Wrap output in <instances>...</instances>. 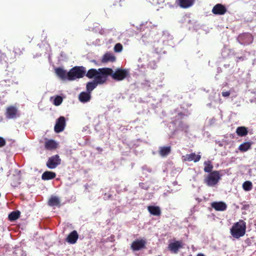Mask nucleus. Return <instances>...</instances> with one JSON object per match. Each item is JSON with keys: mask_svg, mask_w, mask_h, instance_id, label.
<instances>
[{"mask_svg": "<svg viewBox=\"0 0 256 256\" xmlns=\"http://www.w3.org/2000/svg\"><path fill=\"white\" fill-rule=\"evenodd\" d=\"M246 223L243 220H240L234 224L230 229L232 236L236 238L244 236L246 232Z\"/></svg>", "mask_w": 256, "mask_h": 256, "instance_id": "obj_1", "label": "nucleus"}, {"mask_svg": "<svg viewBox=\"0 0 256 256\" xmlns=\"http://www.w3.org/2000/svg\"><path fill=\"white\" fill-rule=\"evenodd\" d=\"M86 72V70L84 67L74 66L68 72V80H74L82 78Z\"/></svg>", "mask_w": 256, "mask_h": 256, "instance_id": "obj_2", "label": "nucleus"}, {"mask_svg": "<svg viewBox=\"0 0 256 256\" xmlns=\"http://www.w3.org/2000/svg\"><path fill=\"white\" fill-rule=\"evenodd\" d=\"M112 68H99L98 74H97L94 80L97 84H103L106 81L107 77L110 76Z\"/></svg>", "mask_w": 256, "mask_h": 256, "instance_id": "obj_3", "label": "nucleus"}, {"mask_svg": "<svg viewBox=\"0 0 256 256\" xmlns=\"http://www.w3.org/2000/svg\"><path fill=\"white\" fill-rule=\"evenodd\" d=\"M221 178V176L218 171H213L209 174L204 178V182L209 186L216 185Z\"/></svg>", "mask_w": 256, "mask_h": 256, "instance_id": "obj_4", "label": "nucleus"}, {"mask_svg": "<svg viewBox=\"0 0 256 256\" xmlns=\"http://www.w3.org/2000/svg\"><path fill=\"white\" fill-rule=\"evenodd\" d=\"M128 74V71L125 69L117 68L115 72L112 69L110 76L113 79L120 81L124 80Z\"/></svg>", "mask_w": 256, "mask_h": 256, "instance_id": "obj_5", "label": "nucleus"}, {"mask_svg": "<svg viewBox=\"0 0 256 256\" xmlns=\"http://www.w3.org/2000/svg\"><path fill=\"white\" fill-rule=\"evenodd\" d=\"M237 40L242 44H249L252 42L253 37L250 33H240Z\"/></svg>", "mask_w": 256, "mask_h": 256, "instance_id": "obj_6", "label": "nucleus"}, {"mask_svg": "<svg viewBox=\"0 0 256 256\" xmlns=\"http://www.w3.org/2000/svg\"><path fill=\"white\" fill-rule=\"evenodd\" d=\"M146 242L145 239H137L131 244L130 248L133 251H138L145 248Z\"/></svg>", "mask_w": 256, "mask_h": 256, "instance_id": "obj_7", "label": "nucleus"}, {"mask_svg": "<svg viewBox=\"0 0 256 256\" xmlns=\"http://www.w3.org/2000/svg\"><path fill=\"white\" fill-rule=\"evenodd\" d=\"M60 156L56 154L48 158L46 166L48 168L54 169L60 164Z\"/></svg>", "mask_w": 256, "mask_h": 256, "instance_id": "obj_8", "label": "nucleus"}, {"mask_svg": "<svg viewBox=\"0 0 256 256\" xmlns=\"http://www.w3.org/2000/svg\"><path fill=\"white\" fill-rule=\"evenodd\" d=\"M66 126V120L64 117L60 116L56 121L54 126V130L58 133L64 130Z\"/></svg>", "mask_w": 256, "mask_h": 256, "instance_id": "obj_9", "label": "nucleus"}, {"mask_svg": "<svg viewBox=\"0 0 256 256\" xmlns=\"http://www.w3.org/2000/svg\"><path fill=\"white\" fill-rule=\"evenodd\" d=\"M212 12L216 15H224L227 12V9L224 5L217 4L213 7Z\"/></svg>", "mask_w": 256, "mask_h": 256, "instance_id": "obj_10", "label": "nucleus"}, {"mask_svg": "<svg viewBox=\"0 0 256 256\" xmlns=\"http://www.w3.org/2000/svg\"><path fill=\"white\" fill-rule=\"evenodd\" d=\"M6 117L8 119H14L18 116V110L16 108L11 106L7 108Z\"/></svg>", "mask_w": 256, "mask_h": 256, "instance_id": "obj_11", "label": "nucleus"}, {"mask_svg": "<svg viewBox=\"0 0 256 256\" xmlns=\"http://www.w3.org/2000/svg\"><path fill=\"white\" fill-rule=\"evenodd\" d=\"M195 0H176V3L183 8H187L192 6Z\"/></svg>", "mask_w": 256, "mask_h": 256, "instance_id": "obj_12", "label": "nucleus"}, {"mask_svg": "<svg viewBox=\"0 0 256 256\" xmlns=\"http://www.w3.org/2000/svg\"><path fill=\"white\" fill-rule=\"evenodd\" d=\"M182 247V244L180 241H176L174 242H172L168 245L169 250L172 253L176 254L179 249Z\"/></svg>", "mask_w": 256, "mask_h": 256, "instance_id": "obj_13", "label": "nucleus"}, {"mask_svg": "<svg viewBox=\"0 0 256 256\" xmlns=\"http://www.w3.org/2000/svg\"><path fill=\"white\" fill-rule=\"evenodd\" d=\"M182 158L186 161H194L196 162L200 160L201 156L199 154H196L195 153H192L184 156Z\"/></svg>", "mask_w": 256, "mask_h": 256, "instance_id": "obj_14", "label": "nucleus"}, {"mask_svg": "<svg viewBox=\"0 0 256 256\" xmlns=\"http://www.w3.org/2000/svg\"><path fill=\"white\" fill-rule=\"evenodd\" d=\"M211 206L217 211H224L227 208L226 203L222 202H213L212 203Z\"/></svg>", "mask_w": 256, "mask_h": 256, "instance_id": "obj_15", "label": "nucleus"}, {"mask_svg": "<svg viewBox=\"0 0 256 256\" xmlns=\"http://www.w3.org/2000/svg\"><path fill=\"white\" fill-rule=\"evenodd\" d=\"M182 114H178V115L176 116V120H175L174 124H177L179 128H180L182 130L187 132V130L188 129V126L186 124L184 123L183 122H178L177 120L180 118H182Z\"/></svg>", "mask_w": 256, "mask_h": 256, "instance_id": "obj_16", "label": "nucleus"}, {"mask_svg": "<svg viewBox=\"0 0 256 256\" xmlns=\"http://www.w3.org/2000/svg\"><path fill=\"white\" fill-rule=\"evenodd\" d=\"M56 74L62 80H68V72L63 68H58L55 70Z\"/></svg>", "mask_w": 256, "mask_h": 256, "instance_id": "obj_17", "label": "nucleus"}, {"mask_svg": "<svg viewBox=\"0 0 256 256\" xmlns=\"http://www.w3.org/2000/svg\"><path fill=\"white\" fill-rule=\"evenodd\" d=\"M78 238V234L76 230L71 232L66 238L67 242L71 244H75Z\"/></svg>", "mask_w": 256, "mask_h": 256, "instance_id": "obj_18", "label": "nucleus"}, {"mask_svg": "<svg viewBox=\"0 0 256 256\" xmlns=\"http://www.w3.org/2000/svg\"><path fill=\"white\" fill-rule=\"evenodd\" d=\"M91 98L90 94L86 92H82L79 95V100L81 102H88Z\"/></svg>", "mask_w": 256, "mask_h": 256, "instance_id": "obj_19", "label": "nucleus"}, {"mask_svg": "<svg viewBox=\"0 0 256 256\" xmlns=\"http://www.w3.org/2000/svg\"><path fill=\"white\" fill-rule=\"evenodd\" d=\"M48 204L49 206H60V198L56 196H52L48 200Z\"/></svg>", "mask_w": 256, "mask_h": 256, "instance_id": "obj_20", "label": "nucleus"}, {"mask_svg": "<svg viewBox=\"0 0 256 256\" xmlns=\"http://www.w3.org/2000/svg\"><path fill=\"white\" fill-rule=\"evenodd\" d=\"M56 176V174L54 172L46 171L44 172L42 176V178L43 180H49L54 178Z\"/></svg>", "mask_w": 256, "mask_h": 256, "instance_id": "obj_21", "label": "nucleus"}, {"mask_svg": "<svg viewBox=\"0 0 256 256\" xmlns=\"http://www.w3.org/2000/svg\"><path fill=\"white\" fill-rule=\"evenodd\" d=\"M116 60V58L112 54L106 53L104 55L102 58V62H113Z\"/></svg>", "mask_w": 256, "mask_h": 256, "instance_id": "obj_22", "label": "nucleus"}, {"mask_svg": "<svg viewBox=\"0 0 256 256\" xmlns=\"http://www.w3.org/2000/svg\"><path fill=\"white\" fill-rule=\"evenodd\" d=\"M148 209L150 214L152 215L160 216L161 214L160 208L158 206H149Z\"/></svg>", "mask_w": 256, "mask_h": 256, "instance_id": "obj_23", "label": "nucleus"}, {"mask_svg": "<svg viewBox=\"0 0 256 256\" xmlns=\"http://www.w3.org/2000/svg\"><path fill=\"white\" fill-rule=\"evenodd\" d=\"M236 133L240 136H244L248 134V128L245 126H239L236 130Z\"/></svg>", "mask_w": 256, "mask_h": 256, "instance_id": "obj_24", "label": "nucleus"}, {"mask_svg": "<svg viewBox=\"0 0 256 256\" xmlns=\"http://www.w3.org/2000/svg\"><path fill=\"white\" fill-rule=\"evenodd\" d=\"M44 146L46 149L51 150L57 147V144L54 140H50L46 142Z\"/></svg>", "mask_w": 256, "mask_h": 256, "instance_id": "obj_25", "label": "nucleus"}, {"mask_svg": "<svg viewBox=\"0 0 256 256\" xmlns=\"http://www.w3.org/2000/svg\"><path fill=\"white\" fill-rule=\"evenodd\" d=\"M170 152V146H162L160 148V154L162 156H167Z\"/></svg>", "mask_w": 256, "mask_h": 256, "instance_id": "obj_26", "label": "nucleus"}, {"mask_svg": "<svg viewBox=\"0 0 256 256\" xmlns=\"http://www.w3.org/2000/svg\"><path fill=\"white\" fill-rule=\"evenodd\" d=\"M251 142H244L239 146L238 150L240 152H246L251 148Z\"/></svg>", "mask_w": 256, "mask_h": 256, "instance_id": "obj_27", "label": "nucleus"}, {"mask_svg": "<svg viewBox=\"0 0 256 256\" xmlns=\"http://www.w3.org/2000/svg\"><path fill=\"white\" fill-rule=\"evenodd\" d=\"M99 68L98 70L92 68L88 70L86 74V76L90 78H96L98 74Z\"/></svg>", "mask_w": 256, "mask_h": 256, "instance_id": "obj_28", "label": "nucleus"}, {"mask_svg": "<svg viewBox=\"0 0 256 256\" xmlns=\"http://www.w3.org/2000/svg\"><path fill=\"white\" fill-rule=\"evenodd\" d=\"M98 86L96 82L94 80L92 82H88L86 84V88L88 92L91 94V92L96 87Z\"/></svg>", "mask_w": 256, "mask_h": 256, "instance_id": "obj_29", "label": "nucleus"}, {"mask_svg": "<svg viewBox=\"0 0 256 256\" xmlns=\"http://www.w3.org/2000/svg\"><path fill=\"white\" fill-rule=\"evenodd\" d=\"M20 216L19 211H15L10 212L8 215V218L10 221H14L17 220Z\"/></svg>", "mask_w": 256, "mask_h": 256, "instance_id": "obj_30", "label": "nucleus"}, {"mask_svg": "<svg viewBox=\"0 0 256 256\" xmlns=\"http://www.w3.org/2000/svg\"><path fill=\"white\" fill-rule=\"evenodd\" d=\"M204 171L206 172H211L213 168V166L210 161H206L204 162Z\"/></svg>", "mask_w": 256, "mask_h": 256, "instance_id": "obj_31", "label": "nucleus"}, {"mask_svg": "<svg viewBox=\"0 0 256 256\" xmlns=\"http://www.w3.org/2000/svg\"><path fill=\"white\" fill-rule=\"evenodd\" d=\"M242 188L245 191H250L252 188V184L251 182L246 181L242 184Z\"/></svg>", "mask_w": 256, "mask_h": 256, "instance_id": "obj_32", "label": "nucleus"}, {"mask_svg": "<svg viewBox=\"0 0 256 256\" xmlns=\"http://www.w3.org/2000/svg\"><path fill=\"white\" fill-rule=\"evenodd\" d=\"M62 102V98L60 96H56L54 100V104L55 106L60 105Z\"/></svg>", "mask_w": 256, "mask_h": 256, "instance_id": "obj_33", "label": "nucleus"}, {"mask_svg": "<svg viewBox=\"0 0 256 256\" xmlns=\"http://www.w3.org/2000/svg\"><path fill=\"white\" fill-rule=\"evenodd\" d=\"M122 50V46L120 43L116 44L114 47V50L116 52H120Z\"/></svg>", "mask_w": 256, "mask_h": 256, "instance_id": "obj_34", "label": "nucleus"}, {"mask_svg": "<svg viewBox=\"0 0 256 256\" xmlns=\"http://www.w3.org/2000/svg\"><path fill=\"white\" fill-rule=\"evenodd\" d=\"M8 59L6 55L4 53L0 52V62H6Z\"/></svg>", "mask_w": 256, "mask_h": 256, "instance_id": "obj_35", "label": "nucleus"}, {"mask_svg": "<svg viewBox=\"0 0 256 256\" xmlns=\"http://www.w3.org/2000/svg\"><path fill=\"white\" fill-rule=\"evenodd\" d=\"M6 140H5L0 137V148L4 146L6 144Z\"/></svg>", "mask_w": 256, "mask_h": 256, "instance_id": "obj_36", "label": "nucleus"}, {"mask_svg": "<svg viewBox=\"0 0 256 256\" xmlns=\"http://www.w3.org/2000/svg\"><path fill=\"white\" fill-rule=\"evenodd\" d=\"M230 92H231V90L228 91V92H222V96H224V97H228L230 95Z\"/></svg>", "mask_w": 256, "mask_h": 256, "instance_id": "obj_37", "label": "nucleus"}, {"mask_svg": "<svg viewBox=\"0 0 256 256\" xmlns=\"http://www.w3.org/2000/svg\"><path fill=\"white\" fill-rule=\"evenodd\" d=\"M164 2H165V0H158V4H162V3Z\"/></svg>", "mask_w": 256, "mask_h": 256, "instance_id": "obj_38", "label": "nucleus"}, {"mask_svg": "<svg viewBox=\"0 0 256 256\" xmlns=\"http://www.w3.org/2000/svg\"><path fill=\"white\" fill-rule=\"evenodd\" d=\"M196 256H205L202 254H197Z\"/></svg>", "mask_w": 256, "mask_h": 256, "instance_id": "obj_39", "label": "nucleus"}]
</instances>
